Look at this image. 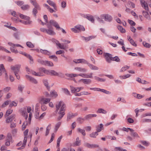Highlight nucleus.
<instances>
[{
  "label": "nucleus",
  "mask_w": 151,
  "mask_h": 151,
  "mask_svg": "<svg viewBox=\"0 0 151 151\" xmlns=\"http://www.w3.org/2000/svg\"><path fill=\"white\" fill-rule=\"evenodd\" d=\"M56 111L57 112L60 109L58 112L59 116L57 118V120L60 121L62 118L65 114V105L62 101H60L56 105Z\"/></svg>",
  "instance_id": "1"
},
{
  "label": "nucleus",
  "mask_w": 151,
  "mask_h": 151,
  "mask_svg": "<svg viewBox=\"0 0 151 151\" xmlns=\"http://www.w3.org/2000/svg\"><path fill=\"white\" fill-rule=\"evenodd\" d=\"M20 67L21 65H16L15 66L12 65L11 66V69L14 71L15 76L18 80L20 78V77L18 74V73L19 71Z\"/></svg>",
  "instance_id": "2"
},
{
  "label": "nucleus",
  "mask_w": 151,
  "mask_h": 151,
  "mask_svg": "<svg viewBox=\"0 0 151 151\" xmlns=\"http://www.w3.org/2000/svg\"><path fill=\"white\" fill-rule=\"evenodd\" d=\"M52 41L53 42L55 43L56 45L58 46L60 49L65 50L67 51L66 49L68 48V46L66 45V44H61L58 41L55 39H52Z\"/></svg>",
  "instance_id": "3"
},
{
  "label": "nucleus",
  "mask_w": 151,
  "mask_h": 151,
  "mask_svg": "<svg viewBox=\"0 0 151 151\" xmlns=\"http://www.w3.org/2000/svg\"><path fill=\"white\" fill-rule=\"evenodd\" d=\"M47 75H50L51 76H56L60 77H62L63 75L61 72L57 73L54 70H49Z\"/></svg>",
  "instance_id": "4"
},
{
  "label": "nucleus",
  "mask_w": 151,
  "mask_h": 151,
  "mask_svg": "<svg viewBox=\"0 0 151 151\" xmlns=\"http://www.w3.org/2000/svg\"><path fill=\"white\" fill-rule=\"evenodd\" d=\"M48 29H47L46 33L50 35H54L55 33L52 29V26L49 24H47Z\"/></svg>",
  "instance_id": "5"
},
{
  "label": "nucleus",
  "mask_w": 151,
  "mask_h": 151,
  "mask_svg": "<svg viewBox=\"0 0 151 151\" xmlns=\"http://www.w3.org/2000/svg\"><path fill=\"white\" fill-rule=\"evenodd\" d=\"M101 17L102 19H104L105 21L108 22H111L112 19L111 16L107 14L101 15Z\"/></svg>",
  "instance_id": "6"
},
{
  "label": "nucleus",
  "mask_w": 151,
  "mask_h": 151,
  "mask_svg": "<svg viewBox=\"0 0 151 151\" xmlns=\"http://www.w3.org/2000/svg\"><path fill=\"white\" fill-rule=\"evenodd\" d=\"M50 100V98H45L44 97H42L40 99L39 102L41 104L45 105L49 102Z\"/></svg>",
  "instance_id": "7"
},
{
  "label": "nucleus",
  "mask_w": 151,
  "mask_h": 151,
  "mask_svg": "<svg viewBox=\"0 0 151 151\" xmlns=\"http://www.w3.org/2000/svg\"><path fill=\"white\" fill-rule=\"evenodd\" d=\"M5 121L6 123H9L12 122L13 120L15 117V115L14 114H12L10 116L6 117Z\"/></svg>",
  "instance_id": "8"
},
{
  "label": "nucleus",
  "mask_w": 151,
  "mask_h": 151,
  "mask_svg": "<svg viewBox=\"0 0 151 151\" xmlns=\"http://www.w3.org/2000/svg\"><path fill=\"white\" fill-rule=\"evenodd\" d=\"M3 74L5 75L6 77L7 76V75L3 65L1 64L0 65V76H2Z\"/></svg>",
  "instance_id": "9"
},
{
  "label": "nucleus",
  "mask_w": 151,
  "mask_h": 151,
  "mask_svg": "<svg viewBox=\"0 0 151 151\" xmlns=\"http://www.w3.org/2000/svg\"><path fill=\"white\" fill-rule=\"evenodd\" d=\"M11 142L12 143L13 142L12 137L10 134H8L6 139L5 145L7 146H9L10 145Z\"/></svg>",
  "instance_id": "10"
},
{
  "label": "nucleus",
  "mask_w": 151,
  "mask_h": 151,
  "mask_svg": "<svg viewBox=\"0 0 151 151\" xmlns=\"http://www.w3.org/2000/svg\"><path fill=\"white\" fill-rule=\"evenodd\" d=\"M30 2L38 10L41 9V8L39 4L37 3L36 0H30Z\"/></svg>",
  "instance_id": "11"
},
{
  "label": "nucleus",
  "mask_w": 151,
  "mask_h": 151,
  "mask_svg": "<svg viewBox=\"0 0 151 151\" xmlns=\"http://www.w3.org/2000/svg\"><path fill=\"white\" fill-rule=\"evenodd\" d=\"M104 57L107 62L109 63H110L111 62L112 58L111 54L108 53H106L104 54Z\"/></svg>",
  "instance_id": "12"
},
{
  "label": "nucleus",
  "mask_w": 151,
  "mask_h": 151,
  "mask_svg": "<svg viewBox=\"0 0 151 151\" xmlns=\"http://www.w3.org/2000/svg\"><path fill=\"white\" fill-rule=\"evenodd\" d=\"M25 76L27 79L29 81L32 83L35 84H36L37 83V81L35 78L28 75H26Z\"/></svg>",
  "instance_id": "13"
},
{
  "label": "nucleus",
  "mask_w": 151,
  "mask_h": 151,
  "mask_svg": "<svg viewBox=\"0 0 151 151\" xmlns=\"http://www.w3.org/2000/svg\"><path fill=\"white\" fill-rule=\"evenodd\" d=\"M73 62L76 63H81L86 64V63H87V61L83 59H74L73 60Z\"/></svg>",
  "instance_id": "14"
},
{
  "label": "nucleus",
  "mask_w": 151,
  "mask_h": 151,
  "mask_svg": "<svg viewBox=\"0 0 151 151\" xmlns=\"http://www.w3.org/2000/svg\"><path fill=\"white\" fill-rule=\"evenodd\" d=\"M49 23L50 25L51 26L52 25L54 26L57 29H59L60 28L57 22L54 20H50L49 22Z\"/></svg>",
  "instance_id": "15"
},
{
  "label": "nucleus",
  "mask_w": 151,
  "mask_h": 151,
  "mask_svg": "<svg viewBox=\"0 0 151 151\" xmlns=\"http://www.w3.org/2000/svg\"><path fill=\"white\" fill-rule=\"evenodd\" d=\"M84 145L88 148H94L99 147V145L97 144H90L88 143H85Z\"/></svg>",
  "instance_id": "16"
},
{
  "label": "nucleus",
  "mask_w": 151,
  "mask_h": 151,
  "mask_svg": "<svg viewBox=\"0 0 151 151\" xmlns=\"http://www.w3.org/2000/svg\"><path fill=\"white\" fill-rule=\"evenodd\" d=\"M79 81H82L85 84H89L91 82V80L88 79H82L79 80Z\"/></svg>",
  "instance_id": "17"
},
{
  "label": "nucleus",
  "mask_w": 151,
  "mask_h": 151,
  "mask_svg": "<svg viewBox=\"0 0 151 151\" xmlns=\"http://www.w3.org/2000/svg\"><path fill=\"white\" fill-rule=\"evenodd\" d=\"M97 116L96 114H89L86 115L85 117V119L86 120H88L89 119H91L92 117H96Z\"/></svg>",
  "instance_id": "18"
},
{
  "label": "nucleus",
  "mask_w": 151,
  "mask_h": 151,
  "mask_svg": "<svg viewBox=\"0 0 151 151\" xmlns=\"http://www.w3.org/2000/svg\"><path fill=\"white\" fill-rule=\"evenodd\" d=\"M75 69L78 71L82 73H85L87 71L85 68L81 67H76L75 68Z\"/></svg>",
  "instance_id": "19"
},
{
  "label": "nucleus",
  "mask_w": 151,
  "mask_h": 151,
  "mask_svg": "<svg viewBox=\"0 0 151 151\" xmlns=\"http://www.w3.org/2000/svg\"><path fill=\"white\" fill-rule=\"evenodd\" d=\"M30 73L32 75L37 76H43L42 74L40 72L36 73L35 71L31 70Z\"/></svg>",
  "instance_id": "20"
},
{
  "label": "nucleus",
  "mask_w": 151,
  "mask_h": 151,
  "mask_svg": "<svg viewBox=\"0 0 151 151\" xmlns=\"http://www.w3.org/2000/svg\"><path fill=\"white\" fill-rule=\"evenodd\" d=\"M75 27L78 30L79 32L81 31H84L85 29L84 27L81 25H78L75 26Z\"/></svg>",
  "instance_id": "21"
},
{
  "label": "nucleus",
  "mask_w": 151,
  "mask_h": 151,
  "mask_svg": "<svg viewBox=\"0 0 151 151\" xmlns=\"http://www.w3.org/2000/svg\"><path fill=\"white\" fill-rule=\"evenodd\" d=\"M47 2L49 5L52 6H53L55 9L56 10V4L54 2L50 0H48L47 1Z\"/></svg>",
  "instance_id": "22"
},
{
  "label": "nucleus",
  "mask_w": 151,
  "mask_h": 151,
  "mask_svg": "<svg viewBox=\"0 0 151 151\" xmlns=\"http://www.w3.org/2000/svg\"><path fill=\"white\" fill-rule=\"evenodd\" d=\"M18 15L19 17L22 19H24L26 20H28L30 19V18L29 17L24 15L23 14L19 13Z\"/></svg>",
  "instance_id": "23"
},
{
  "label": "nucleus",
  "mask_w": 151,
  "mask_h": 151,
  "mask_svg": "<svg viewBox=\"0 0 151 151\" xmlns=\"http://www.w3.org/2000/svg\"><path fill=\"white\" fill-rule=\"evenodd\" d=\"M86 64L88 65L89 67L90 68L93 70H98V68L97 67L94 66L89 63H88L87 62V63Z\"/></svg>",
  "instance_id": "24"
},
{
  "label": "nucleus",
  "mask_w": 151,
  "mask_h": 151,
  "mask_svg": "<svg viewBox=\"0 0 151 151\" xmlns=\"http://www.w3.org/2000/svg\"><path fill=\"white\" fill-rule=\"evenodd\" d=\"M13 110L11 109H8L6 111V113L4 115V116L6 117L9 116L12 112Z\"/></svg>",
  "instance_id": "25"
},
{
  "label": "nucleus",
  "mask_w": 151,
  "mask_h": 151,
  "mask_svg": "<svg viewBox=\"0 0 151 151\" xmlns=\"http://www.w3.org/2000/svg\"><path fill=\"white\" fill-rule=\"evenodd\" d=\"M142 14L144 17L148 19H150V17L148 13L145 11H143L142 12Z\"/></svg>",
  "instance_id": "26"
},
{
  "label": "nucleus",
  "mask_w": 151,
  "mask_h": 151,
  "mask_svg": "<svg viewBox=\"0 0 151 151\" xmlns=\"http://www.w3.org/2000/svg\"><path fill=\"white\" fill-rule=\"evenodd\" d=\"M142 6L144 8L145 10L147 11L149 10V8L146 2L143 3V4H141Z\"/></svg>",
  "instance_id": "27"
},
{
  "label": "nucleus",
  "mask_w": 151,
  "mask_h": 151,
  "mask_svg": "<svg viewBox=\"0 0 151 151\" xmlns=\"http://www.w3.org/2000/svg\"><path fill=\"white\" fill-rule=\"evenodd\" d=\"M43 82L44 85L46 87L48 90H50V87L48 85V83L46 79H44L43 80Z\"/></svg>",
  "instance_id": "28"
},
{
  "label": "nucleus",
  "mask_w": 151,
  "mask_h": 151,
  "mask_svg": "<svg viewBox=\"0 0 151 151\" xmlns=\"http://www.w3.org/2000/svg\"><path fill=\"white\" fill-rule=\"evenodd\" d=\"M83 37L84 38V40L86 42H88L95 38V37L93 36H90L88 37Z\"/></svg>",
  "instance_id": "29"
},
{
  "label": "nucleus",
  "mask_w": 151,
  "mask_h": 151,
  "mask_svg": "<svg viewBox=\"0 0 151 151\" xmlns=\"http://www.w3.org/2000/svg\"><path fill=\"white\" fill-rule=\"evenodd\" d=\"M85 120V118L79 117L77 119V121L78 123L81 124L83 123Z\"/></svg>",
  "instance_id": "30"
},
{
  "label": "nucleus",
  "mask_w": 151,
  "mask_h": 151,
  "mask_svg": "<svg viewBox=\"0 0 151 151\" xmlns=\"http://www.w3.org/2000/svg\"><path fill=\"white\" fill-rule=\"evenodd\" d=\"M58 96L57 92L54 90L51 91L50 92V96L56 98Z\"/></svg>",
  "instance_id": "31"
},
{
  "label": "nucleus",
  "mask_w": 151,
  "mask_h": 151,
  "mask_svg": "<svg viewBox=\"0 0 151 151\" xmlns=\"http://www.w3.org/2000/svg\"><path fill=\"white\" fill-rule=\"evenodd\" d=\"M74 116L73 115V114L69 112V113L67 115V120L68 121H69L70 119H71L73 118L74 117Z\"/></svg>",
  "instance_id": "32"
},
{
  "label": "nucleus",
  "mask_w": 151,
  "mask_h": 151,
  "mask_svg": "<svg viewBox=\"0 0 151 151\" xmlns=\"http://www.w3.org/2000/svg\"><path fill=\"white\" fill-rule=\"evenodd\" d=\"M70 89L72 93H75L76 92H77V87L75 88L73 86H70Z\"/></svg>",
  "instance_id": "33"
},
{
  "label": "nucleus",
  "mask_w": 151,
  "mask_h": 151,
  "mask_svg": "<svg viewBox=\"0 0 151 151\" xmlns=\"http://www.w3.org/2000/svg\"><path fill=\"white\" fill-rule=\"evenodd\" d=\"M45 65H47L49 66L52 67L53 66V64L50 61L45 60Z\"/></svg>",
  "instance_id": "34"
},
{
  "label": "nucleus",
  "mask_w": 151,
  "mask_h": 151,
  "mask_svg": "<svg viewBox=\"0 0 151 151\" xmlns=\"http://www.w3.org/2000/svg\"><path fill=\"white\" fill-rule=\"evenodd\" d=\"M8 44L10 46H14L15 47H19L22 48H23V47L22 45L19 44H14L10 42H8Z\"/></svg>",
  "instance_id": "35"
},
{
  "label": "nucleus",
  "mask_w": 151,
  "mask_h": 151,
  "mask_svg": "<svg viewBox=\"0 0 151 151\" xmlns=\"http://www.w3.org/2000/svg\"><path fill=\"white\" fill-rule=\"evenodd\" d=\"M77 131L81 133L83 136H85L86 135V133L85 130L84 129H81L80 128H78L77 129Z\"/></svg>",
  "instance_id": "36"
},
{
  "label": "nucleus",
  "mask_w": 151,
  "mask_h": 151,
  "mask_svg": "<svg viewBox=\"0 0 151 151\" xmlns=\"http://www.w3.org/2000/svg\"><path fill=\"white\" fill-rule=\"evenodd\" d=\"M75 146H79L81 145V140H79V138L78 137L76 139V141L74 143Z\"/></svg>",
  "instance_id": "37"
},
{
  "label": "nucleus",
  "mask_w": 151,
  "mask_h": 151,
  "mask_svg": "<svg viewBox=\"0 0 151 151\" xmlns=\"http://www.w3.org/2000/svg\"><path fill=\"white\" fill-rule=\"evenodd\" d=\"M97 112L98 113H102L104 114H106L107 113V111L102 109H99L98 110Z\"/></svg>",
  "instance_id": "38"
},
{
  "label": "nucleus",
  "mask_w": 151,
  "mask_h": 151,
  "mask_svg": "<svg viewBox=\"0 0 151 151\" xmlns=\"http://www.w3.org/2000/svg\"><path fill=\"white\" fill-rule=\"evenodd\" d=\"M13 36L17 40H19L20 39L19 35L18 32L14 33L13 34Z\"/></svg>",
  "instance_id": "39"
},
{
  "label": "nucleus",
  "mask_w": 151,
  "mask_h": 151,
  "mask_svg": "<svg viewBox=\"0 0 151 151\" xmlns=\"http://www.w3.org/2000/svg\"><path fill=\"white\" fill-rule=\"evenodd\" d=\"M103 125L101 124L99 125L96 127L97 132H99L101 131L102 128L103 127Z\"/></svg>",
  "instance_id": "40"
},
{
  "label": "nucleus",
  "mask_w": 151,
  "mask_h": 151,
  "mask_svg": "<svg viewBox=\"0 0 151 151\" xmlns=\"http://www.w3.org/2000/svg\"><path fill=\"white\" fill-rule=\"evenodd\" d=\"M61 123V122H59L55 124V130L56 132L58 130V129L60 126Z\"/></svg>",
  "instance_id": "41"
},
{
  "label": "nucleus",
  "mask_w": 151,
  "mask_h": 151,
  "mask_svg": "<svg viewBox=\"0 0 151 151\" xmlns=\"http://www.w3.org/2000/svg\"><path fill=\"white\" fill-rule=\"evenodd\" d=\"M65 75L66 76L70 78H73L76 77L78 76V75L76 74H66Z\"/></svg>",
  "instance_id": "42"
},
{
  "label": "nucleus",
  "mask_w": 151,
  "mask_h": 151,
  "mask_svg": "<svg viewBox=\"0 0 151 151\" xmlns=\"http://www.w3.org/2000/svg\"><path fill=\"white\" fill-rule=\"evenodd\" d=\"M136 81L138 82L141 83L142 84H146V83L147 82L145 80L142 81L141 79L139 78H137Z\"/></svg>",
  "instance_id": "43"
},
{
  "label": "nucleus",
  "mask_w": 151,
  "mask_h": 151,
  "mask_svg": "<svg viewBox=\"0 0 151 151\" xmlns=\"http://www.w3.org/2000/svg\"><path fill=\"white\" fill-rule=\"evenodd\" d=\"M40 71L43 72L45 73L47 75L48 74V70L46 69L45 68H41L39 69Z\"/></svg>",
  "instance_id": "44"
},
{
  "label": "nucleus",
  "mask_w": 151,
  "mask_h": 151,
  "mask_svg": "<svg viewBox=\"0 0 151 151\" xmlns=\"http://www.w3.org/2000/svg\"><path fill=\"white\" fill-rule=\"evenodd\" d=\"M51 125H49L46 128V129L45 133V136H47L49 133V131L50 129H51Z\"/></svg>",
  "instance_id": "45"
},
{
  "label": "nucleus",
  "mask_w": 151,
  "mask_h": 151,
  "mask_svg": "<svg viewBox=\"0 0 151 151\" xmlns=\"http://www.w3.org/2000/svg\"><path fill=\"white\" fill-rule=\"evenodd\" d=\"M118 29L122 33H124L125 32V29L120 25L117 26Z\"/></svg>",
  "instance_id": "46"
},
{
  "label": "nucleus",
  "mask_w": 151,
  "mask_h": 151,
  "mask_svg": "<svg viewBox=\"0 0 151 151\" xmlns=\"http://www.w3.org/2000/svg\"><path fill=\"white\" fill-rule=\"evenodd\" d=\"M98 134V132H92L90 134V136L91 137L95 138Z\"/></svg>",
  "instance_id": "47"
},
{
  "label": "nucleus",
  "mask_w": 151,
  "mask_h": 151,
  "mask_svg": "<svg viewBox=\"0 0 151 151\" xmlns=\"http://www.w3.org/2000/svg\"><path fill=\"white\" fill-rule=\"evenodd\" d=\"M11 47H10V50L11 51L14 52L15 53H17L18 52V51L17 50H16L14 48L15 47L14 46H11Z\"/></svg>",
  "instance_id": "48"
},
{
  "label": "nucleus",
  "mask_w": 151,
  "mask_h": 151,
  "mask_svg": "<svg viewBox=\"0 0 151 151\" xmlns=\"http://www.w3.org/2000/svg\"><path fill=\"white\" fill-rule=\"evenodd\" d=\"M40 52L42 54L46 55L47 54L48 55V53H49V51H47V50H42V49H41L40 50Z\"/></svg>",
  "instance_id": "49"
},
{
  "label": "nucleus",
  "mask_w": 151,
  "mask_h": 151,
  "mask_svg": "<svg viewBox=\"0 0 151 151\" xmlns=\"http://www.w3.org/2000/svg\"><path fill=\"white\" fill-rule=\"evenodd\" d=\"M94 78L95 79L99 81L104 82L105 81V79H104L101 78L96 76L94 77Z\"/></svg>",
  "instance_id": "50"
},
{
  "label": "nucleus",
  "mask_w": 151,
  "mask_h": 151,
  "mask_svg": "<svg viewBox=\"0 0 151 151\" xmlns=\"http://www.w3.org/2000/svg\"><path fill=\"white\" fill-rule=\"evenodd\" d=\"M111 60L114 61L116 62H119L120 61V60L119 58L117 56H116L112 58Z\"/></svg>",
  "instance_id": "51"
},
{
  "label": "nucleus",
  "mask_w": 151,
  "mask_h": 151,
  "mask_svg": "<svg viewBox=\"0 0 151 151\" xmlns=\"http://www.w3.org/2000/svg\"><path fill=\"white\" fill-rule=\"evenodd\" d=\"M38 63L42 65H45V60L44 61L42 59H39L37 60Z\"/></svg>",
  "instance_id": "52"
},
{
  "label": "nucleus",
  "mask_w": 151,
  "mask_h": 151,
  "mask_svg": "<svg viewBox=\"0 0 151 151\" xmlns=\"http://www.w3.org/2000/svg\"><path fill=\"white\" fill-rule=\"evenodd\" d=\"M32 21H30V19L26 20V21L23 20L22 21V23L25 24H29L32 23Z\"/></svg>",
  "instance_id": "53"
},
{
  "label": "nucleus",
  "mask_w": 151,
  "mask_h": 151,
  "mask_svg": "<svg viewBox=\"0 0 151 151\" xmlns=\"http://www.w3.org/2000/svg\"><path fill=\"white\" fill-rule=\"evenodd\" d=\"M129 66L127 65H125L120 70V72H124L126 70H127L129 69Z\"/></svg>",
  "instance_id": "54"
},
{
  "label": "nucleus",
  "mask_w": 151,
  "mask_h": 151,
  "mask_svg": "<svg viewBox=\"0 0 151 151\" xmlns=\"http://www.w3.org/2000/svg\"><path fill=\"white\" fill-rule=\"evenodd\" d=\"M29 6L28 5H24L21 7L22 9L23 10H26L29 9Z\"/></svg>",
  "instance_id": "55"
},
{
  "label": "nucleus",
  "mask_w": 151,
  "mask_h": 151,
  "mask_svg": "<svg viewBox=\"0 0 151 151\" xmlns=\"http://www.w3.org/2000/svg\"><path fill=\"white\" fill-rule=\"evenodd\" d=\"M140 142L142 145L146 146H148L150 144L149 142L145 141H141Z\"/></svg>",
  "instance_id": "56"
},
{
  "label": "nucleus",
  "mask_w": 151,
  "mask_h": 151,
  "mask_svg": "<svg viewBox=\"0 0 151 151\" xmlns=\"http://www.w3.org/2000/svg\"><path fill=\"white\" fill-rule=\"evenodd\" d=\"M26 45L27 46L30 48H33L34 47V45L31 42H27Z\"/></svg>",
  "instance_id": "57"
},
{
  "label": "nucleus",
  "mask_w": 151,
  "mask_h": 151,
  "mask_svg": "<svg viewBox=\"0 0 151 151\" xmlns=\"http://www.w3.org/2000/svg\"><path fill=\"white\" fill-rule=\"evenodd\" d=\"M116 151H127L125 149H124L121 147H115Z\"/></svg>",
  "instance_id": "58"
},
{
  "label": "nucleus",
  "mask_w": 151,
  "mask_h": 151,
  "mask_svg": "<svg viewBox=\"0 0 151 151\" xmlns=\"http://www.w3.org/2000/svg\"><path fill=\"white\" fill-rule=\"evenodd\" d=\"M143 45L145 47L147 48H150L151 46L150 45L145 42H143Z\"/></svg>",
  "instance_id": "59"
},
{
  "label": "nucleus",
  "mask_w": 151,
  "mask_h": 151,
  "mask_svg": "<svg viewBox=\"0 0 151 151\" xmlns=\"http://www.w3.org/2000/svg\"><path fill=\"white\" fill-rule=\"evenodd\" d=\"M49 58L53 59L55 61L57 62L58 61V58L55 55H52L49 56Z\"/></svg>",
  "instance_id": "60"
},
{
  "label": "nucleus",
  "mask_w": 151,
  "mask_h": 151,
  "mask_svg": "<svg viewBox=\"0 0 151 151\" xmlns=\"http://www.w3.org/2000/svg\"><path fill=\"white\" fill-rule=\"evenodd\" d=\"M0 50H2L3 51H4L7 53H11L10 51H9L7 50L6 49V48H5L4 47L1 46H0Z\"/></svg>",
  "instance_id": "61"
},
{
  "label": "nucleus",
  "mask_w": 151,
  "mask_h": 151,
  "mask_svg": "<svg viewBox=\"0 0 151 151\" xmlns=\"http://www.w3.org/2000/svg\"><path fill=\"white\" fill-rule=\"evenodd\" d=\"M41 109L43 111H45L47 109V106L45 104H41Z\"/></svg>",
  "instance_id": "62"
},
{
  "label": "nucleus",
  "mask_w": 151,
  "mask_h": 151,
  "mask_svg": "<svg viewBox=\"0 0 151 151\" xmlns=\"http://www.w3.org/2000/svg\"><path fill=\"white\" fill-rule=\"evenodd\" d=\"M142 122L143 123L150 122H151V119H142Z\"/></svg>",
  "instance_id": "63"
},
{
  "label": "nucleus",
  "mask_w": 151,
  "mask_h": 151,
  "mask_svg": "<svg viewBox=\"0 0 151 151\" xmlns=\"http://www.w3.org/2000/svg\"><path fill=\"white\" fill-rule=\"evenodd\" d=\"M129 42L133 46L136 47L137 46V44L135 43L134 40L132 39L129 40Z\"/></svg>",
  "instance_id": "64"
}]
</instances>
